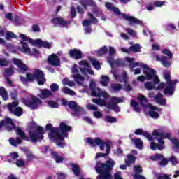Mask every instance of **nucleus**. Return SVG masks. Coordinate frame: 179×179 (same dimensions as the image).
<instances>
[{"instance_id":"nucleus-1","label":"nucleus","mask_w":179,"mask_h":179,"mask_svg":"<svg viewBox=\"0 0 179 179\" xmlns=\"http://www.w3.org/2000/svg\"><path fill=\"white\" fill-rule=\"evenodd\" d=\"M134 59H135L134 58L126 57V61L129 63V66L131 72H134V69L136 68V66H140V68H143L144 69L143 73L145 76H147L148 80H152V82H146L144 83L145 89L148 90H152V89L160 90L166 86L164 83H160V80H159V77L156 75V71H155V69H150L145 63L134 62Z\"/></svg>"},{"instance_id":"nucleus-2","label":"nucleus","mask_w":179,"mask_h":179,"mask_svg":"<svg viewBox=\"0 0 179 179\" xmlns=\"http://www.w3.org/2000/svg\"><path fill=\"white\" fill-rule=\"evenodd\" d=\"M135 135H143L145 138H147L148 141H155L156 138L157 142L159 143H156L155 142L150 143V149L152 150H155L158 149L159 150H163L164 149V141L163 139H169L171 141L172 143L174 145L176 149H179V141L177 138L171 139V133H164L160 131V130H154L152 131V135L149 134L148 131L143 130L142 129H137L135 132Z\"/></svg>"},{"instance_id":"nucleus-3","label":"nucleus","mask_w":179,"mask_h":179,"mask_svg":"<svg viewBox=\"0 0 179 179\" xmlns=\"http://www.w3.org/2000/svg\"><path fill=\"white\" fill-rule=\"evenodd\" d=\"M115 162L112 159H109L106 163L97 162L95 167L96 173L101 174L97 176V179H113L111 171Z\"/></svg>"},{"instance_id":"nucleus-4","label":"nucleus","mask_w":179,"mask_h":179,"mask_svg":"<svg viewBox=\"0 0 179 179\" xmlns=\"http://www.w3.org/2000/svg\"><path fill=\"white\" fill-rule=\"evenodd\" d=\"M72 129V127L68 126L64 122L60 124V128H52L49 132L48 136L52 142H62L68 133Z\"/></svg>"},{"instance_id":"nucleus-5","label":"nucleus","mask_w":179,"mask_h":179,"mask_svg":"<svg viewBox=\"0 0 179 179\" xmlns=\"http://www.w3.org/2000/svg\"><path fill=\"white\" fill-rule=\"evenodd\" d=\"M87 143H89L90 146L94 148V146H99L101 150H104L106 148V153L99 152L96 153V159H99V157H106V156H108L110 154V151L111 150V145L110 143L104 142L103 139L101 138H87Z\"/></svg>"},{"instance_id":"nucleus-6","label":"nucleus","mask_w":179,"mask_h":179,"mask_svg":"<svg viewBox=\"0 0 179 179\" xmlns=\"http://www.w3.org/2000/svg\"><path fill=\"white\" fill-rule=\"evenodd\" d=\"M20 79L21 82H23V83H26L27 80H34L35 79H36L38 82V85H39L40 86H43V85L45 83V78H44V72H43V71L39 69H35L34 74L27 73V78L23 76H20Z\"/></svg>"},{"instance_id":"nucleus-7","label":"nucleus","mask_w":179,"mask_h":179,"mask_svg":"<svg viewBox=\"0 0 179 179\" xmlns=\"http://www.w3.org/2000/svg\"><path fill=\"white\" fill-rule=\"evenodd\" d=\"M29 139L31 142H40L44 138V127L37 126L36 122L32 123V128L29 132Z\"/></svg>"},{"instance_id":"nucleus-8","label":"nucleus","mask_w":179,"mask_h":179,"mask_svg":"<svg viewBox=\"0 0 179 179\" xmlns=\"http://www.w3.org/2000/svg\"><path fill=\"white\" fill-rule=\"evenodd\" d=\"M164 78L166 80V86L164 90V94L173 96V94H174V92H176V85L178 83V80H171L170 79V73L167 72L164 73Z\"/></svg>"},{"instance_id":"nucleus-9","label":"nucleus","mask_w":179,"mask_h":179,"mask_svg":"<svg viewBox=\"0 0 179 179\" xmlns=\"http://www.w3.org/2000/svg\"><path fill=\"white\" fill-rule=\"evenodd\" d=\"M80 65H83V67H80L77 64H73L72 68H71V71L72 73H74L76 75V73H79V69L83 73V75H94V71L93 70L90 69V65L89 63L85 62V61H81L79 62Z\"/></svg>"},{"instance_id":"nucleus-10","label":"nucleus","mask_w":179,"mask_h":179,"mask_svg":"<svg viewBox=\"0 0 179 179\" xmlns=\"http://www.w3.org/2000/svg\"><path fill=\"white\" fill-rule=\"evenodd\" d=\"M20 37H21L23 41H28L30 44H32V45H38L39 47H43L44 48H48V50L52 47V43L44 41L41 39L33 40L31 38L28 37L23 34H20Z\"/></svg>"},{"instance_id":"nucleus-11","label":"nucleus","mask_w":179,"mask_h":179,"mask_svg":"<svg viewBox=\"0 0 179 179\" xmlns=\"http://www.w3.org/2000/svg\"><path fill=\"white\" fill-rule=\"evenodd\" d=\"M22 103L27 107H29L31 110H37L42 104L41 99L37 98L34 95H29L28 99H22Z\"/></svg>"},{"instance_id":"nucleus-12","label":"nucleus","mask_w":179,"mask_h":179,"mask_svg":"<svg viewBox=\"0 0 179 179\" xmlns=\"http://www.w3.org/2000/svg\"><path fill=\"white\" fill-rule=\"evenodd\" d=\"M112 10L113 12H114V13H115V15H120L122 19H124V20H127V22H129L131 26L134 24H139V26H143V21L140 20L138 18H135L133 16L127 15V14L125 13L121 14V12L120 11V9H118V8L113 7Z\"/></svg>"},{"instance_id":"nucleus-13","label":"nucleus","mask_w":179,"mask_h":179,"mask_svg":"<svg viewBox=\"0 0 179 179\" xmlns=\"http://www.w3.org/2000/svg\"><path fill=\"white\" fill-rule=\"evenodd\" d=\"M90 88L93 97H103L104 99H108L110 97V95L106 91H103L99 87L96 88V83L94 81H91Z\"/></svg>"},{"instance_id":"nucleus-14","label":"nucleus","mask_w":179,"mask_h":179,"mask_svg":"<svg viewBox=\"0 0 179 179\" xmlns=\"http://www.w3.org/2000/svg\"><path fill=\"white\" fill-rule=\"evenodd\" d=\"M19 101H14L10 103H8L7 106L8 110L11 113V114H14L16 117H22L23 115V109L20 107H18Z\"/></svg>"},{"instance_id":"nucleus-15","label":"nucleus","mask_w":179,"mask_h":179,"mask_svg":"<svg viewBox=\"0 0 179 179\" xmlns=\"http://www.w3.org/2000/svg\"><path fill=\"white\" fill-rule=\"evenodd\" d=\"M68 106L72 110L71 115L73 117H79L80 115L85 114L83 108L78 106V103L73 101L68 102Z\"/></svg>"},{"instance_id":"nucleus-16","label":"nucleus","mask_w":179,"mask_h":179,"mask_svg":"<svg viewBox=\"0 0 179 179\" xmlns=\"http://www.w3.org/2000/svg\"><path fill=\"white\" fill-rule=\"evenodd\" d=\"M14 127L13 120H12L10 117H6L0 122V129L2 128H6L7 131H12Z\"/></svg>"},{"instance_id":"nucleus-17","label":"nucleus","mask_w":179,"mask_h":179,"mask_svg":"<svg viewBox=\"0 0 179 179\" xmlns=\"http://www.w3.org/2000/svg\"><path fill=\"white\" fill-rule=\"evenodd\" d=\"M48 62L49 65H52V66H59V64H61V60L58 58V56L55 54H52L48 57Z\"/></svg>"},{"instance_id":"nucleus-18","label":"nucleus","mask_w":179,"mask_h":179,"mask_svg":"<svg viewBox=\"0 0 179 179\" xmlns=\"http://www.w3.org/2000/svg\"><path fill=\"white\" fill-rule=\"evenodd\" d=\"M88 16H90V20H85L82 22L83 26H84L85 27H90L92 23H93L94 24H97V23H99V21H97V19L94 17V16H93V14H92V13H88Z\"/></svg>"},{"instance_id":"nucleus-19","label":"nucleus","mask_w":179,"mask_h":179,"mask_svg":"<svg viewBox=\"0 0 179 179\" xmlns=\"http://www.w3.org/2000/svg\"><path fill=\"white\" fill-rule=\"evenodd\" d=\"M156 61H159L165 68H169L171 65L170 57L166 56L156 55Z\"/></svg>"},{"instance_id":"nucleus-20","label":"nucleus","mask_w":179,"mask_h":179,"mask_svg":"<svg viewBox=\"0 0 179 179\" xmlns=\"http://www.w3.org/2000/svg\"><path fill=\"white\" fill-rule=\"evenodd\" d=\"M12 62L14 64V65H16L17 68H19L20 72H26V71H27V66L23 64L20 59L13 58L12 59Z\"/></svg>"},{"instance_id":"nucleus-21","label":"nucleus","mask_w":179,"mask_h":179,"mask_svg":"<svg viewBox=\"0 0 179 179\" xmlns=\"http://www.w3.org/2000/svg\"><path fill=\"white\" fill-rule=\"evenodd\" d=\"M113 75L115 76V78L116 79V80L124 82L126 92H131V90H132V87L131 86V85H127V80H128V78L127 77V72L123 73L122 80H120L118 78V76L115 75V73H113Z\"/></svg>"},{"instance_id":"nucleus-22","label":"nucleus","mask_w":179,"mask_h":179,"mask_svg":"<svg viewBox=\"0 0 179 179\" xmlns=\"http://www.w3.org/2000/svg\"><path fill=\"white\" fill-rule=\"evenodd\" d=\"M52 23H53L55 26H63V27H66V26H68V22H65L64 18L61 17L53 18L52 20Z\"/></svg>"},{"instance_id":"nucleus-23","label":"nucleus","mask_w":179,"mask_h":179,"mask_svg":"<svg viewBox=\"0 0 179 179\" xmlns=\"http://www.w3.org/2000/svg\"><path fill=\"white\" fill-rule=\"evenodd\" d=\"M69 55L74 59H80L82 58V52L78 49H73L69 51Z\"/></svg>"},{"instance_id":"nucleus-24","label":"nucleus","mask_w":179,"mask_h":179,"mask_svg":"<svg viewBox=\"0 0 179 179\" xmlns=\"http://www.w3.org/2000/svg\"><path fill=\"white\" fill-rule=\"evenodd\" d=\"M72 78H73L74 80L79 86H83V82H85V77L82 76L79 73L73 74Z\"/></svg>"},{"instance_id":"nucleus-25","label":"nucleus","mask_w":179,"mask_h":179,"mask_svg":"<svg viewBox=\"0 0 179 179\" xmlns=\"http://www.w3.org/2000/svg\"><path fill=\"white\" fill-rule=\"evenodd\" d=\"M154 99L155 100L156 103H157V104H159L160 106H164V104L167 103V101L165 98H163V95L162 94H158L155 95Z\"/></svg>"},{"instance_id":"nucleus-26","label":"nucleus","mask_w":179,"mask_h":179,"mask_svg":"<svg viewBox=\"0 0 179 179\" xmlns=\"http://www.w3.org/2000/svg\"><path fill=\"white\" fill-rule=\"evenodd\" d=\"M50 96H52V93L51 92V91H50V90L44 89L41 90L39 97H41V99H43V100H44V99H47V97H50Z\"/></svg>"},{"instance_id":"nucleus-27","label":"nucleus","mask_w":179,"mask_h":179,"mask_svg":"<svg viewBox=\"0 0 179 179\" xmlns=\"http://www.w3.org/2000/svg\"><path fill=\"white\" fill-rule=\"evenodd\" d=\"M115 54V48L113 47L109 48V55L110 57L108 58V62L110 64V66L113 67V64H114V59L112 57H114Z\"/></svg>"},{"instance_id":"nucleus-28","label":"nucleus","mask_w":179,"mask_h":179,"mask_svg":"<svg viewBox=\"0 0 179 179\" xmlns=\"http://www.w3.org/2000/svg\"><path fill=\"white\" fill-rule=\"evenodd\" d=\"M71 167L72 168V171L76 177H79L80 176V166L76 164H70Z\"/></svg>"},{"instance_id":"nucleus-29","label":"nucleus","mask_w":179,"mask_h":179,"mask_svg":"<svg viewBox=\"0 0 179 179\" xmlns=\"http://www.w3.org/2000/svg\"><path fill=\"white\" fill-rule=\"evenodd\" d=\"M92 103H94L95 104H97V106H100L101 107H107V101L106 100L102 99H93Z\"/></svg>"},{"instance_id":"nucleus-30","label":"nucleus","mask_w":179,"mask_h":179,"mask_svg":"<svg viewBox=\"0 0 179 179\" xmlns=\"http://www.w3.org/2000/svg\"><path fill=\"white\" fill-rule=\"evenodd\" d=\"M136 160V157H135L134 155H127V159L125 160V163L127 166H131L134 163H135V161Z\"/></svg>"},{"instance_id":"nucleus-31","label":"nucleus","mask_w":179,"mask_h":179,"mask_svg":"<svg viewBox=\"0 0 179 179\" xmlns=\"http://www.w3.org/2000/svg\"><path fill=\"white\" fill-rule=\"evenodd\" d=\"M81 5L83 8H86L87 6L96 7V3L93 0H81Z\"/></svg>"},{"instance_id":"nucleus-32","label":"nucleus","mask_w":179,"mask_h":179,"mask_svg":"<svg viewBox=\"0 0 179 179\" xmlns=\"http://www.w3.org/2000/svg\"><path fill=\"white\" fill-rule=\"evenodd\" d=\"M124 101V98H119V97H112L110 100V106H117L118 103H122Z\"/></svg>"},{"instance_id":"nucleus-33","label":"nucleus","mask_w":179,"mask_h":179,"mask_svg":"<svg viewBox=\"0 0 179 179\" xmlns=\"http://www.w3.org/2000/svg\"><path fill=\"white\" fill-rule=\"evenodd\" d=\"M137 149H142L143 147V142L141 138H132L131 139Z\"/></svg>"},{"instance_id":"nucleus-34","label":"nucleus","mask_w":179,"mask_h":179,"mask_svg":"<svg viewBox=\"0 0 179 179\" xmlns=\"http://www.w3.org/2000/svg\"><path fill=\"white\" fill-rule=\"evenodd\" d=\"M100 83L102 86L106 87V86H108V83H110V78L107 76H102Z\"/></svg>"},{"instance_id":"nucleus-35","label":"nucleus","mask_w":179,"mask_h":179,"mask_svg":"<svg viewBox=\"0 0 179 179\" xmlns=\"http://www.w3.org/2000/svg\"><path fill=\"white\" fill-rule=\"evenodd\" d=\"M9 142L10 143V145H12V146H15L16 148V146H17L18 145H20V143H22V138H20V137H17L15 140L10 138L9 139Z\"/></svg>"},{"instance_id":"nucleus-36","label":"nucleus","mask_w":179,"mask_h":179,"mask_svg":"<svg viewBox=\"0 0 179 179\" xmlns=\"http://www.w3.org/2000/svg\"><path fill=\"white\" fill-rule=\"evenodd\" d=\"M62 92H63V93H64V94H69V96H76V92H75V91H73L66 87H63L62 90Z\"/></svg>"},{"instance_id":"nucleus-37","label":"nucleus","mask_w":179,"mask_h":179,"mask_svg":"<svg viewBox=\"0 0 179 179\" xmlns=\"http://www.w3.org/2000/svg\"><path fill=\"white\" fill-rule=\"evenodd\" d=\"M0 96L2 97L3 100H8V92L3 87H0Z\"/></svg>"},{"instance_id":"nucleus-38","label":"nucleus","mask_w":179,"mask_h":179,"mask_svg":"<svg viewBox=\"0 0 179 179\" xmlns=\"http://www.w3.org/2000/svg\"><path fill=\"white\" fill-rule=\"evenodd\" d=\"M138 99V100H140V102L141 103L143 107H146V104H148V103L149 102L148 99H146V96L142 94H139Z\"/></svg>"},{"instance_id":"nucleus-39","label":"nucleus","mask_w":179,"mask_h":179,"mask_svg":"<svg viewBox=\"0 0 179 179\" xmlns=\"http://www.w3.org/2000/svg\"><path fill=\"white\" fill-rule=\"evenodd\" d=\"M21 44L22 45V48L21 49L22 52H24V54H29L31 50H30V48H29V45L24 42H21Z\"/></svg>"},{"instance_id":"nucleus-40","label":"nucleus","mask_w":179,"mask_h":179,"mask_svg":"<svg viewBox=\"0 0 179 179\" xmlns=\"http://www.w3.org/2000/svg\"><path fill=\"white\" fill-rule=\"evenodd\" d=\"M52 156L55 160L56 163H62L64 162V158L59 156V155L55 152H52Z\"/></svg>"},{"instance_id":"nucleus-41","label":"nucleus","mask_w":179,"mask_h":179,"mask_svg":"<svg viewBox=\"0 0 179 179\" xmlns=\"http://www.w3.org/2000/svg\"><path fill=\"white\" fill-rule=\"evenodd\" d=\"M15 131L17 132V135L20 136L21 139H27L26 138V134H24V131L22 130L20 127H17Z\"/></svg>"},{"instance_id":"nucleus-42","label":"nucleus","mask_w":179,"mask_h":179,"mask_svg":"<svg viewBox=\"0 0 179 179\" xmlns=\"http://www.w3.org/2000/svg\"><path fill=\"white\" fill-rule=\"evenodd\" d=\"M148 115L151 118H154V120H157L160 117V115H159V113L155 110L148 111Z\"/></svg>"},{"instance_id":"nucleus-43","label":"nucleus","mask_w":179,"mask_h":179,"mask_svg":"<svg viewBox=\"0 0 179 179\" xmlns=\"http://www.w3.org/2000/svg\"><path fill=\"white\" fill-rule=\"evenodd\" d=\"M131 107H133L134 111H136V113L141 112V108L138 107V106H139V103H138L136 101H131Z\"/></svg>"},{"instance_id":"nucleus-44","label":"nucleus","mask_w":179,"mask_h":179,"mask_svg":"<svg viewBox=\"0 0 179 179\" xmlns=\"http://www.w3.org/2000/svg\"><path fill=\"white\" fill-rule=\"evenodd\" d=\"M107 52H108V48L103 46L96 52V54L97 55H104V54H107Z\"/></svg>"},{"instance_id":"nucleus-45","label":"nucleus","mask_w":179,"mask_h":179,"mask_svg":"<svg viewBox=\"0 0 179 179\" xmlns=\"http://www.w3.org/2000/svg\"><path fill=\"white\" fill-rule=\"evenodd\" d=\"M106 108H110L111 110H113V111H115L116 113H120L121 111L120 106L117 105H110V103L107 104Z\"/></svg>"},{"instance_id":"nucleus-46","label":"nucleus","mask_w":179,"mask_h":179,"mask_svg":"<svg viewBox=\"0 0 179 179\" xmlns=\"http://www.w3.org/2000/svg\"><path fill=\"white\" fill-rule=\"evenodd\" d=\"M110 88L113 92H120L122 89V86L120 84L113 83L110 85Z\"/></svg>"},{"instance_id":"nucleus-47","label":"nucleus","mask_w":179,"mask_h":179,"mask_svg":"<svg viewBox=\"0 0 179 179\" xmlns=\"http://www.w3.org/2000/svg\"><path fill=\"white\" fill-rule=\"evenodd\" d=\"M92 64L95 68V69H97V71H99V69H101V66H100V62L97 61L96 59H92Z\"/></svg>"},{"instance_id":"nucleus-48","label":"nucleus","mask_w":179,"mask_h":179,"mask_svg":"<svg viewBox=\"0 0 179 179\" xmlns=\"http://www.w3.org/2000/svg\"><path fill=\"white\" fill-rule=\"evenodd\" d=\"M130 51L133 52H141V45L139 44H135L131 46Z\"/></svg>"},{"instance_id":"nucleus-49","label":"nucleus","mask_w":179,"mask_h":179,"mask_svg":"<svg viewBox=\"0 0 179 179\" xmlns=\"http://www.w3.org/2000/svg\"><path fill=\"white\" fill-rule=\"evenodd\" d=\"M50 90L53 93H55V92H58L59 90V85L57 83H52L50 85Z\"/></svg>"},{"instance_id":"nucleus-50","label":"nucleus","mask_w":179,"mask_h":179,"mask_svg":"<svg viewBox=\"0 0 179 179\" xmlns=\"http://www.w3.org/2000/svg\"><path fill=\"white\" fill-rule=\"evenodd\" d=\"M10 38H17V36L13 32L8 31L6 34V40H10Z\"/></svg>"},{"instance_id":"nucleus-51","label":"nucleus","mask_w":179,"mask_h":179,"mask_svg":"<svg viewBox=\"0 0 179 179\" xmlns=\"http://www.w3.org/2000/svg\"><path fill=\"white\" fill-rule=\"evenodd\" d=\"M28 55H33L34 57H36V58H38V57H40V52H38V50L36 49H32V50H30Z\"/></svg>"},{"instance_id":"nucleus-52","label":"nucleus","mask_w":179,"mask_h":179,"mask_svg":"<svg viewBox=\"0 0 179 179\" xmlns=\"http://www.w3.org/2000/svg\"><path fill=\"white\" fill-rule=\"evenodd\" d=\"M151 160H162L163 159V155L156 153L155 155L150 157Z\"/></svg>"},{"instance_id":"nucleus-53","label":"nucleus","mask_w":179,"mask_h":179,"mask_svg":"<svg viewBox=\"0 0 179 179\" xmlns=\"http://www.w3.org/2000/svg\"><path fill=\"white\" fill-rule=\"evenodd\" d=\"M48 104L49 106H50L52 108H58L59 107V105L57 103V102L54 101H48Z\"/></svg>"},{"instance_id":"nucleus-54","label":"nucleus","mask_w":179,"mask_h":179,"mask_svg":"<svg viewBox=\"0 0 179 179\" xmlns=\"http://www.w3.org/2000/svg\"><path fill=\"white\" fill-rule=\"evenodd\" d=\"M6 76H12L13 75V67H10L5 71Z\"/></svg>"},{"instance_id":"nucleus-55","label":"nucleus","mask_w":179,"mask_h":179,"mask_svg":"<svg viewBox=\"0 0 179 179\" xmlns=\"http://www.w3.org/2000/svg\"><path fill=\"white\" fill-rule=\"evenodd\" d=\"M105 121H106V122H117V119L114 117H111V116H107L105 119Z\"/></svg>"},{"instance_id":"nucleus-56","label":"nucleus","mask_w":179,"mask_h":179,"mask_svg":"<svg viewBox=\"0 0 179 179\" xmlns=\"http://www.w3.org/2000/svg\"><path fill=\"white\" fill-rule=\"evenodd\" d=\"M126 31L129 36H132V37H136V32L134 29L127 28L126 29Z\"/></svg>"},{"instance_id":"nucleus-57","label":"nucleus","mask_w":179,"mask_h":179,"mask_svg":"<svg viewBox=\"0 0 179 179\" xmlns=\"http://www.w3.org/2000/svg\"><path fill=\"white\" fill-rule=\"evenodd\" d=\"M134 173H136V174H141V173H142V166L139 165L134 166Z\"/></svg>"},{"instance_id":"nucleus-58","label":"nucleus","mask_w":179,"mask_h":179,"mask_svg":"<svg viewBox=\"0 0 179 179\" xmlns=\"http://www.w3.org/2000/svg\"><path fill=\"white\" fill-rule=\"evenodd\" d=\"M162 54H165V55H168L169 58H171V57H173V53L169 49H164L162 50Z\"/></svg>"},{"instance_id":"nucleus-59","label":"nucleus","mask_w":179,"mask_h":179,"mask_svg":"<svg viewBox=\"0 0 179 179\" xmlns=\"http://www.w3.org/2000/svg\"><path fill=\"white\" fill-rule=\"evenodd\" d=\"M15 164L17 166V167H24V161L18 159L17 160Z\"/></svg>"},{"instance_id":"nucleus-60","label":"nucleus","mask_w":179,"mask_h":179,"mask_svg":"<svg viewBox=\"0 0 179 179\" xmlns=\"http://www.w3.org/2000/svg\"><path fill=\"white\" fill-rule=\"evenodd\" d=\"M169 161L173 164V166H176V164H178V161H177V159H176V157H174L173 156L169 158Z\"/></svg>"},{"instance_id":"nucleus-61","label":"nucleus","mask_w":179,"mask_h":179,"mask_svg":"<svg viewBox=\"0 0 179 179\" xmlns=\"http://www.w3.org/2000/svg\"><path fill=\"white\" fill-rule=\"evenodd\" d=\"M34 157H35L34 155L31 152H29L27 155V162H31V160H33L34 159Z\"/></svg>"},{"instance_id":"nucleus-62","label":"nucleus","mask_w":179,"mask_h":179,"mask_svg":"<svg viewBox=\"0 0 179 179\" xmlns=\"http://www.w3.org/2000/svg\"><path fill=\"white\" fill-rule=\"evenodd\" d=\"M8 65V61L6 59H0V66H6Z\"/></svg>"},{"instance_id":"nucleus-63","label":"nucleus","mask_w":179,"mask_h":179,"mask_svg":"<svg viewBox=\"0 0 179 179\" xmlns=\"http://www.w3.org/2000/svg\"><path fill=\"white\" fill-rule=\"evenodd\" d=\"M134 179H146L143 176L135 173L133 175Z\"/></svg>"},{"instance_id":"nucleus-64","label":"nucleus","mask_w":179,"mask_h":179,"mask_svg":"<svg viewBox=\"0 0 179 179\" xmlns=\"http://www.w3.org/2000/svg\"><path fill=\"white\" fill-rule=\"evenodd\" d=\"M114 178L115 179H122V178L121 177V172H120V171L116 172L114 175Z\"/></svg>"}]
</instances>
